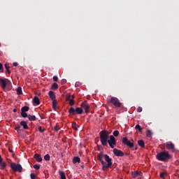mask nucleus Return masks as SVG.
Segmentation results:
<instances>
[{
    "instance_id": "nucleus-22",
    "label": "nucleus",
    "mask_w": 179,
    "mask_h": 179,
    "mask_svg": "<svg viewBox=\"0 0 179 179\" xmlns=\"http://www.w3.org/2000/svg\"><path fill=\"white\" fill-rule=\"evenodd\" d=\"M138 145L141 148H145V141H143V140H138Z\"/></svg>"
},
{
    "instance_id": "nucleus-31",
    "label": "nucleus",
    "mask_w": 179,
    "mask_h": 179,
    "mask_svg": "<svg viewBox=\"0 0 179 179\" xmlns=\"http://www.w3.org/2000/svg\"><path fill=\"white\" fill-rule=\"evenodd\" d=\"M50 157L49 154H47L44 156V160H45L46 162L50 161Z\"/></svg>"
},
{
    "instance_id": "nucleus-51",
    "label": "nucleus",
    "mask_w": 179,
    "mask_h": 179,
    "mask_svg": "<svg viewBox=\"0 0 179 179\" xmlns=\"http://www.w3.org/2000/svg\"><path fill=\"white\" fill-rule=\"evenodd\" d=\"M3 162V159H2V157L0 155V162Z\"/></svg>"
},
{
    "instance_id": "nucleus-53",
    "label": "nucleus",
    "mask_w": 179,
    "mask_h": 179,
    "mask_svg": "<svg viewBox=\"0 0 179 179\" xmlns=\"http://www.w3.org/2000/svg\"><path fill=\"white\" fill-rule=\"evenodd\" d=\"M125 156H129V153H126Z\"/></svg>"
},
{
    "instance_id": "nucleus-13",
    "label": "nucleus",
    "mask_w": 179,
    "mask_h": 179,
    "mask_svg": "<svg viewBox=\"0 0 179 179\" xmlns=\"http://www.w3.org/2000/svg\"><path fill=\"white\" fill-rule=\"evenodd\" d=\"M165 146L166 149H168L169 150H174V148H175L174 144L171 141L166 142L165 143Z\"/></svg>"
},
{
    "instance_id": "nucleus-42",
    "label": "nucleus",
    "mask_w": 179,
    "mask_h": 179,
    "mask_svg": "<svg viewBox=\"0 0 179 179\" xmlns=\"http://www.w3.org/2000/svg\"><path fill=\"white\" fill-rule=\"evenodd\" d=\"M53 80L54 82H58V76H53Z\"/></svg>"
},
{
    "instance_id": "nucleus-25",
    "label": "nucleus",
    "mask_w": 179,
    "mask_h": 179,
    "mask_svg": "<svg viewBox=\"0 0 179 179\" xmlns=\"http://www.w3.org/2000/svg\"><path fill=\"white\" fill-rule=\"evenodd\" d=\"M16 92H17V94H18V96H20V94H23V92L22 91V87H18L17 88Z\"/></svg>"
},
{
    "instance_id": "nucleus-35",
    "label": "nucleus",
    "mask_w": 179,
    "mask_h": 179,
    "mask_svg": "<svg viewBox=\"0 0 179 179\" xmlns=\"http://www.w3.org/2000/svg\"><path fill=\"white\" fill-rule=\"evenodd\" d=\"M167 176V173H160V178L164 179V177Z\"/></svg>"
},
{
    "instance_id": "nucleus-16",
    "label": "nucleus",
    "mask_w": 179,
    "mask_h": 179,
    "mask_svg": "<svg viewBox=\"0 0 179 179\" xmlns=\"http://www.w3.org/2000/svg\"><path fill=\"white\" fill-rule=\"evenodd\" d=\"M20 125H21V127H23L24 129H29V126L27 125V122L26 121H21Z\"/></svg>"
},
{
    "instance_id": "nucleus-48",
    "label": "nucleus",
    "mask_w": 179,
    "mask_h": 179,
    "mask_svg": "<svg viewBox=\"0 0 179 179\" xmlns=\"http://www.w3.org/2000/svg\"><path fill=\"white\" fill-rule=\"evenodd\" d=\"M41 120H45V116H44V115H40Z\"/></svg>"
},
{
    "instance_id": "nucleus-10",
    "label": "nucleus",
    "mask_w": 179,
    "mask_h": 179,
    "mask_svg": "<svg viewBox=\"0 0 179 179\" xmlns=\"http://www.w3.org/2000/svg\"><path fill=\"white\" fill-rule=\"evenodd\" d=\"M81 107L83 108V110H85L86 114L89 113V110H90V105L87 103V101H85L84 102L81 103Z\"/></svg>"
},
{
    "instance_id": "nucleus-44",
    "label": "nucleus",
    "mask_w": 179,
    "mask_h": 179,
    "mask_svg": "<svg viewBox=\"0 0 179 179\" xmlns=\"http://www.w3.org/2000/svg\"><path fill=\"white\" fill-rule=\"evenodd\" d=\"M55 131H56V132H58V131H59V127H58V125H56L54 128Z\"/></svg>"
},
{
    "instance_id": "nucleus-1",
    "label": "nucleus",
    "mask_w": 179,
    "mask_h": 179,
    "mask_svg": "<svg viewBox=\"0 0 179 179\" xmlns=\"http://www.w3.org/2000/svg\"><path fill=\"white\" fill-rule=\"evenodd\" d=\"M157 160L159 162H164L167 163L169 159H171V155L169 153V151H162L161 152H158L156 155Z\"/></svg>"
},
{
    "instance_id": "nucleus-28",
    "label": "nucleus",
    "mask_w": 179,
    "mask_h": 179,
    "mask_svg": "<svg viewBox=\"0 0 179 179\" xmlns=\"http://www.w3.org/2000/svg\"><path fill=\"white\" fill-rule=\"evenodd\" d=\"M59 176L61 179H66V176H65V173L63 171L59 172Z\"/></svg>"
},
{
    "instance_id": "nucleus-29",
    "label": "nucleus",
    "mask_w": 179,
    "mask_h": 179,
    "mask_svg": "<svg viewBox=\"0 0 179 179\" xmlns=\"http://www.w3.org/2000/svg\"><path fill=\"white\" fill-rule=\"evenodd\" d=\"M21 115L23 118H28L29 115L26 112H21Z\"/></svg>"
},
{
    "instance_id": "nucleus-15",
    "label": "nucleus",
    "mask_w": 179,
    "mask_h": 179,
    "mask_svg": "<svg viewBox=\"0 0 179 179\" xmlns=\"http://www.w3.org/2000/svg\"><path fill=\"white\" fill-rule=\"evenodd\" d=\"M34 157L38 163L43 162V157H41V155L40 154H35L34 155Z\"/></svg>"
},
{
    "instance_id": "nucleus-36",
    "label": "nucleus",
    "mask_w": 179,
    "mask_h": 179,
    "mask_svg": "<svg viewBox=\"0 0 179 179\" xmlns=\"http://www.w3.org/2000/svg\"><path fill=\"white\" fill-rule=\"evenodd\" d=\"M33 167L35 170H40V164H34Z\"/></svg>"
},
{
    "instance_id": "nucleus-37",
    "label": "nucleus",
    "mask_w": 179,
    "mask_h": 179,
    "mask_svg": "<svg viewBox=\"0 0 179 179\" xmlns=\"http://www.w3.org/2000/svg\"><path fill=\"white\" fill-rule=\"evenodd\" d=\"M152 131L148 130V131H147L146 136H152Z\"/></svg>"
},
{
    "instance_id": "nucleus-24",
    "label": "nucleus",
    "mask_w": 179,
    "mask_h": 179,
    "mask_svg": "<svg viewBox=\"0 0 179 179\" xmlns=\"http://www.w3.org/2000/svg\"><path fill=\"white\" fill-rule=\"evenodd\" d=\"M28 120H29V121H36V115H28Z\"/></svg>"
},
{
    "instance_id": "nucleus-56",
    "label": "nucleus",
    "mask_w": 179,
    "mask_h": 179,
    "mask_svg": "<svg viewBox=\"0 0 179 179\" xmlns=\"http://www.w3.org/2000/svg\"><path fill=\"white\" fill-rule=\"evenodd\" d=\"M178 178H179V174L178 175Z\"/></svg>"
},
{
    "instance_id": "nucleus-6",
    "label": "nucleus",
    "mask_w": 179,
    "mask_h": 179,
    "mask_svg": "<svg viewBox=\"0 0 179 179\" xmlns=\"http://www.w3.org/2000/svg\"><path fill=\"white\" fill-rule=\"evenodd\" d=\"M107 143L111 149H114V146L117 145V141H115V137L114 136H110V139L108 140Z\"/></svg>"
},
{
    "instance_id": "nucleus-43",
    "label": "nucleus",
    "mask_w": 179,
    "mask_h": 179,
    "mask_svg": "<svg viewBox=\"0 0 179 179\" xmlns=\"http://www.w3.org/2000/svg\"><path fill=\"white\" fill-rule=\"evenodd\" d=\"M142 107L139 106L138 108H137V113H142Z\"/></svg>"
},
{
    "instance_id": "nucleus-21",
    "label": "nucleus",
    "mask_w": 179,
    "mask_h": 179,
    "mask_svg": "<svg viewBox=\"0 0 179 179\" xmlns=\"http://www.w3.org/2000/svg\"><path fill=\"white\" fill-rule=\"evenodd\" d=\"M73 99H75V96L73 95H66V101H71V100H73Z\"/></svg>"
},
{
    "instance_id": "nucleus-19",
    "label": "nucleus",
    "mask_w": 179,
    "mask_h": 179,
    "mask_svg": "<svg viewBox=\"0 0 179 179\" xmlns=\"http://www.w3.org/2000/svg\"><path fill=\"white\" fill-rule=\"evenodd\" d=\"M73 164H76V163H80V158L79 157H74L73 159Z\"/></svg>"
},
{
    "instance_id": "nucleus-7",
    "label": "nucleus",
    "mask_w": 179,
    "mask_h": 179,
    "mask_svg": "<svg viewBox=\"0 0 179 179\" xmlns=\"http://www.w3.org/2000/svg\"><path fill=\"white\" fill-rule=\"evenodd\" d=\"M98 160H99V162H101L102 166H103V170H106V169H110V167H106L105 166H107V164L106 163V162H104L103 160V152H100L98 155Z\"/></svg>"
},
{
    "instance_id": "nucleus-18",
    "label": "nucleus",
    "mask_w": 179,
    "mask_h": 179,
    "mask_svg": "<svg viewBox=\"0 0 179 179\" xmlns=\"http://www.w3.org/2000/svg\"><path fill=\"white\" fill-rule=\"evenodd\" d=\"M33 103L34 104H36V106H38L40 104V99H38V96H34L33 99Z\"/></svg>"
},
{
    "instance_id": "nucleus-11",
    "label": "nucleus",
    "mask_w": 179,
    "mask_h": 179,
    "mask_svg": "<svg viewBox=\"0 0 179 179\" xmlns=\"http://www.w3.org/2000/svg\"><path fill=\"white\" fill-rule=\"evenodd\" d=\"M113 154L115 155V156H117L118 157H122V156L125 155L124 152L117 148L113 149Z\"/></svg>"
},
{
    "instance_id": "nucleus-12",
    "label": "nucleus",
    "mask_w": 179,
    "mask_h": 179,
    "mask_svg": "<svg viewBox=\"0 0 179 179\" xmlns=\"http://www.w3.org/2000/svg\"><path fill=\"white\" fill-rule=\"evenodd\" d=\"M7 82H9V80L5 78V79H2L0 78V86L1 87V89H6V85H7Z\"/></svg>"
},
{
    "instance_id": "nucleus-5",
    "label": "nucleus",
    "mask_w": 179,
    "mask_h": 179,
    "mask_svg": "<svg viewBox=\"0 0 179 179\" xmlns=\"http://www.w3.org/2000/svg\"><path fill=\"white\" fill-rule=\"evenodd\" d=\"M10 169H12L15 172L18 171L19 173H22V170H23L20 164H15V163L10 164Z\"/></svg>"
},
{
    "instance_id": "nucleus-57",
    "label": "nucleus",
    "mask_w": 179,
    "mask_h": 179,
    "mask_svg": "<svg viewBox=\"0 0 179 179\" xmlns=\"http://www.w3.org/2000/svg\"><path fill=\"white\" fill-rule=\"evenodd\" d=\"M0 47H1V43H0Z\"/></svg>"
},
{
    "instance_id": "nucleus-30",
    "label": "nucleus",
    "mask_w": 179,
    "mask_h": 179,
    "mask_svg": "<svg viewBox=\"0 0 179 179\" xmlns=\"http://www.w3.org/2000/svg\"><path fill=\"white\" fill-rule=\"evenodd\" d=\"M135 129H138V131L142 132V127H141V125L139 124L136 125Z\"/></svg>"
},
{
    "instance_id": "nucleus-23",
    "label": "nucleus",
    "mask_w": 179,
    "mask_h": 179,
    "mask_svg": "<svg viewBox=\"0 0 179 179\" xmlns=\"http://www.w3.org/2000/svg\"><path fill=\"white\" fill-rule=\"evenodd\" d=\"M29 108L27 106H24L21 108V112L27 113L29 111Z\"/></svg>"
},
{
    "instance_id": "nucleus-8",
    "label": "nucleus",
    "mask_w": 179,
    "mask_h": 179,
    "mask_svg": "<svg viewBox=\"0 0 179 179\" xmlns=\"http://www.w3.org/2000/svg\"><path fill=\"white\" fill-rule=\"evenodd\" d=\"M103 157H104L106 162L108 163V164H106V166L104 167H111V166H113V159L110 158V156L103 154Z\"/></svg>"
},
{
    "instance_id": "nucleus-46",
    "label": "nucleus",
    "mask_w": 179,
    "mask_h": 179,
    "mask_svg": "<svg viewBox=\"0 0 179 179\" xmlns=\"http://www.w3.org/2000/svg\"><path fill=\"white\" fill-rule=\"evenodd\" d=\"M66 83V79H62V85H65Z\"/></svg>"
},
{
    "instance_id": "nucleus-58",
    "label": "nucleus",
    "mask_w": 179,
    "mask_h": 179,
    "mask_svg": "<svg viewBox=\"0 0 179 179\" xmlns=\"http://www.w3.org/2000/svg\"><path fill=\"white\" fill-rule=\"evenodd\" d=\"M0 55H1V52H0Z\"/></svg>"
},
{
    "instance_id": "nucleus-4",
    "label": "nucleus",
    "mask_w": 179,
    "mask_h": 179,
    "mask_svg": "<svg viewBox=\"0 0 179 179\" xmlns=\"http://www.w3.org/2000/svg\"><path fill=\"white\" fill-rule=\"evenodd\" d=\"M83 113V109L82 108L78 107L75 109V108L71 107L69 109V113L70 114V115H75V114L80 115Z\"/></svg>"
},
{
    "instance_id": "nucleus-34",
    "label": "nucleus",
    "mask_w": 179,
    "mask_h": 179,
    "mask_svg": "<svg viewBox=\"0 0 179 179\" xmlns=\"http://www.w3.org/2000/svg\"><path fill=\"white\" fill-rule=\"evenodd\" d=\"M39 132H41V134L44 133V131H45V129H43V127H41V126L38 127V128Z\"/></svg>"
},
{
    "instance_id": "nucleus-49",
    "label": "nucleus",
    "mask_w": 179,
    "mask_h": 179,
    "mask_svg": "<svg viewBox=\"0 0 179 179\" xmlns=\"http://www.w3.org/2000/svg\"><path fill=\"white\" fill-rule=\"evenodd\" d=\"M13 66H17V65H19V64H17V62H14L13 64Z\"/></svg>"
},
{
    "instance_id": "nucleus-38",
    "label": "nucleus",
    "mask_w": 179,
    "mask_h": 179,
    "mask_svg": "<svg viewBox=\"0 0 179 179\" xmlns=\"http://www.w3.org/2000/svg\"><path fill=\"white\" fill-rule=\"evenodd\" d=\"M69 105L75 106V100L72 99L71 101H69Z\"/></svg>"
},
{
    "instance_id": "nucleus-3",
    "label": "nucleus",
    "mask_w": 179,
    "mask_h": 179,
    "mask_svg": "<svg viewBox=\"0 0 179 179\" xmlns=\"http://www.w3.org/2000/svg\"><path fill=\"white\" fill-rule=\"evenodd\" d=\"M109 103H110V104H113L114 107H116L118 108H120V107H122V103L120 102V99H118V98L115 96H111L109 101Z\"/></svg>"
},
{
    "instance_id": "nucleus-40",
    "label": "nucleus",
    "mask_w": 179,
    "mask_h": 179,
    "mask_svg": "<svg viewBox=\"0 0 179 179\" xmlns=\"http://www.w3.org/2000/svg\"><path fill=\"white\" fill-rule=\"evenodd\" d=\"M3 72V65L2 63H0V72Z\"/></svg>"
},
{
    "instance_id": "nucleus-32",
    "label": "nucleus",
    "mask_w": 179,
    "mask_h": 179,
    "mask_svg": "<svg viewBox=\"0 0 179 179\" xmlns=\"http://www.w3.org/2000/svg\"><path fill=\"white\" fill-rule=\"evenodd\" d=\"M76 122H73L72 123V128H73V129H74L75 131H78V127H76Z\"/></svg>"
},
{
    "instance_id": "nucleus-54",
    "label": "nucleus",
    "mask_w": 179,
    "mask_h": 179,
    "mask_svg": "<svg viewBox=\"0 0 179 179\" xmlns=\"http://www.w3.org/2000/svg\"><path fill=\"white\" fill-rule=\"evenodd\" d=\"M135 150H138V147H136V148H135Z\"/></svg>"
},
{
    "instance_id": "nucleus-55",
    "label": "nucleus",
    "mask_w": 179,
    "mask_h": 179,
    "mask_svg": "<svg viewBox=\"0 0 179 179\" xmlns=\"http://www.w3.org/2000/svg\"><path fill=\"white\" fill-rule=\"evenodd\" d=\"M76 86H79L78 83L76 84Z\"/></svg>"
},
{
    "instance_id": "nucleus-33",
    "label": "nucleus",
    "mask_w": 179,
    "mask_h": 179,
    "mask_svg": "<svg viewBox=\"0 0 179 179\" xmlns=\"http://www.w3.org/2000/svg\"><path fill=\"white\" fill-rule=\"evenodd\" d=\"M113 136H118L120 135V131L118 130H115L113 133Z\"/></svg>"
},
{
    "instance_id": "nucleus-26",
    "label": "nucleus",
    "mask_w": 179,
    "mask_h": 179,
    "mask_svg": "<svg viewBox=\"0 0 179 179\" xmlns=\"http://www.w3.org/2000/svg\"><path fill=\"white\" fill-rule=\"evenodd\" d=\"M6 167V163L3 162V161L0 162V168L1 170H3Z\"/></svg>"
},
{
    "instance_id": "nucleus-9",
    "label": "nucleus",
    "mask_w": 179,
    "mask_h": 179,
    "mask_svg": "<svg viewBox=\"0 0 179 179\" xmlns=\"http://www.w3.org/2000/svg\"><path fill=\"white\" fill-rule=\"evenodd\" d=\"M122 143L128 146V148H130V149H132V148H134V143L129 141L127 137H124L122 138Z\"/></svg>"
},
{
    "instance_id": "nucleus-17",
    "label": "nucleus",
    "mask_w": 179,
    "mask_h": 179,
    "mask_svg": "<svg viewBox=\"0 0 179 179\" xmlns=\"http://www.w3.org/2000/svg\"><path fill=\"white\" fill-rule=\"evenodd\" d=\"M49 97L50 99H51V100H56V96H55V94L54 93V92L52 91H50L49 93Z\"/></svg>"
},
{
    "instance_id": "nucleus-39",
    "label": "nucleus",
    "mask_w": 179,
    "mask_h": 179,
    "mask_svg": "<svg viewBox=\"0 0 179 179\" xmlns=\"http://www.w3.org/2000/svg\"><path fill=\"white\" fill-rule=\"evenodd\" d=\"M15 131H17V132H20V125H18L17 127H16L15 128Z\"/></svg>"
},
{
    "instance_id": "nucleus-50",
    "label": "nucleus",
    "mask_w": 179,
    "mask_h": 179,
    "mask_svg": "<svg viewBox=\"0 0 179 179\" xmlns=\"http://www.w3.org/2000/svg\"><path fill=\"white\" fill-rule=\"evenodd\" d=\"M8 150L10 153H13V150L10 149V148H8Z\"/></svg>"
},
{
    "instance_id": "nucleus-27",
    "label": "nucleus",
    "mask_w": 179,
    "mask_h": 179,
    "mask_svg": "<svg viewBox=\"0 0 179 179\" xmlns=\"http://www.w3.org/2000/svg\"><path fill=\"white\" fill-rule=\"evenodd\" d=\"M58 89V84L57 83H54L51 87L52 90H57Z\"/></svg>"
},
{
    "instance_id": "nucleus-47",
    "label": "nucleus",
    "mask_w": 179,
    "mask_h": 179,
    "mask_svg": "<svg viewBox=\"0 0 179 179\" xmlns=\"http://www.w3.org/2000/svg\"><path fill=\"white\" fill-rule=\"evenodd\" d=\"M52 108L57 110V108H58V106L57 105H52Z\"/></svg>"
},
{
    "instance_id": "nucleus-2",
    "label": "nucleus",
    "mask_w": 179,
    "mask_h": 179,
    "mask_svg": "<svg viewBox=\"0 0 179 179\" xmlns=\"http://www.w3.org/2000/svg\"><path fill=\"white\" fill-rule=\"evenodd\" d=\"M101 143L103 146H107V142L108 141V131L103 130L100 133Z\"/></svg>"
},
{
    "instance_id": "nucleus-52",
    "label": "nucleus",
    "mask_w": 179,
    "mask_h": 179,
    "mask_svg": "<svg viewBox=\"0 0 179 179\" xmlns=\"http://www.w3.org/2000/svg\"><path fill=\"white\" fill-rule=\"evenodd\" d=\"M16 111H17V110H16V108L13 109V113H16Z\"/></svg>"
},
{
    "instance_id": "nucleus-41",
    "label": "nucleus",
    "mask_w": 179,
    "mask_h": 179,
    "mask_svg": "<svg viewBox=\"0 0 179 179\" xmlns=\"http://www.w3.org/2000/svg\"><path fill=\"white\" fill-rule=\"evenodd\" d=\"M52 101V106H57V99H53Z\"/></svg>"
},
{
    "instance_id": "nucleus-20",
    "label": "nucleus",
    "mask_w": 179,
    "mask_h": 179,
    "mask_svg": "<svg viewBox=\"0 0 179 179\" xmlns=\"http://www.w3.org/2000/svg\"><path fill=\"white\" fill-rule=\"evenodd\" d=\"M5 69L6 70V72H8V75H10V69H9L10 67L9 66V64L6 63L4 64Z\"/></svg>"
},
{
    "instance_id": "nucleus-45",
    "label": "nucleus",
    "mask_w": 179,
    "mask_h": 179,
    "mask_svg": "<svg viewBox=\"0 0 179 179\" xmlns=\"http://www.w3.org/2000/svg\"><path fill=\"white\" fill-rule=\"evenodd\" d=\"M30 177H31V179H35L36 178V174L31 173Z\"/></svg>"
},
{
    "instance_id": "nucleus-14",
    "label": "nucleus",
    "mask_w": 179,
    "mask_h": 179,
    "mask_svg": "<svg viewBox=\"0 0 179 179\" xmlns=\"http://www.w3.org/2000/svg\"><path fill=\"white\" fill-rule=\"evenodd\" d=\"M133 178H136L137 177H142V172L138 171H134L131 173Z\"/></svg>"
}]
</instances>
